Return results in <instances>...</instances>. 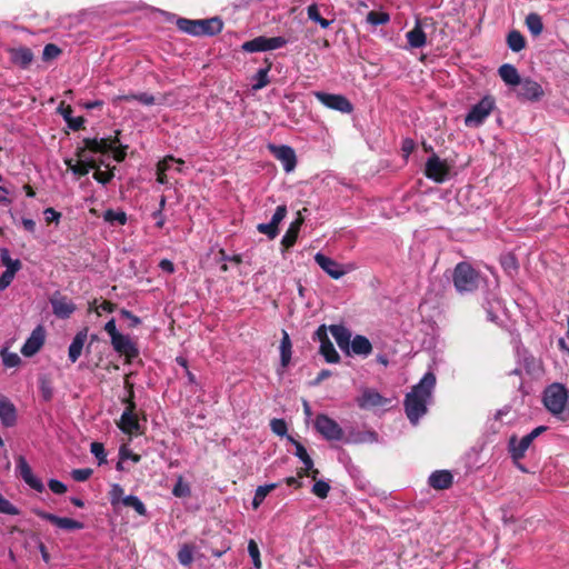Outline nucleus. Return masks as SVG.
Returning <instances> with one entry per match:
<instances>
[{
    "label": "nucleus",
    "mask_w": 569,
    "mask_h": 569,
    "mask_svg": "<svg viewBox=\"0 0 569 569\" xmlns=\"http://www.w3.org/2000/svg\"><path fill=\"white\" fill-rule=\"evenodd\" d=\"M87 337H88V330L83 329L74 336L72 342L70 343L69 350H68V357L72 363H74L81 356Z\"/></svg>",
    "instance_id": "a878e982"
},
{
    "label": "nucleus",
    "mask_w": 569,
    "mask_h": 569,
    "mask_svg": "<svg viewBox=\"0 0 569 569\" xmlns=\"http://www.w3.org/2000/svg\"><path fill=\"white\" fill-rule=\"evenodd\" d=\"M257 229L260 233L266 234L269 239H274L279 232V228H274L270 222L259 223Z\"/></svg>",
    "instance_id": "864d4df0"
},
{
    "label": "nucleus",
    "mask_w": 569,
    "mask_h": 569,
    "mask_svg": "<svg viewBox=\"0 0 569 569\" xmlns=\"http://www.w3.org/2000/svg\"><path fill=\"white\" fill-rule=\"evenodd\" d=\"M315 261L327 274H329L333 279H340L348 271L347 269L343 268L342 264L325 256L321 252H317L315 254Z\"/></svg>",
    "instance_id": "a211bd4d"
},
{
    "label": "nucleus",
    "mask_w": 569,
    "mask_h": 569,
    "mask_svg": "<svg viewBox=\"0 0 569 569\" xmlns=\"http://www.w3.org/2000/svg\"><path fill=\"white\" fill-rule=\"evenodd\" d=\"M44 218L47 222H58L60 219V213L56 211L53 208H47L43 211Z\"/></svg>",
    "instance_id": "0e129e2a"
},
{
    "label": "nucleus",
    "mask_w": 569,
    "mask_h": 569,
    "mask_svg": "<svg viewBox=\"0 0 569 569\" xmlns=\"http://www.w3.org/2000/svg\"><path fill=\"white\" fill-rule=\"evenodd\" d=\"M406 37L411 48H421L426 44V33L419 22L407 32Z\"/></svg>",
    "instance_id": "c756f323"
},
{
    "label": "nucleus",
    "mask_w": 569,
    "mask_h": 569,
    "mask_svg": "<svg viewBox=\"0 0 569 569\" xmlns=\"http://www.w3.org/2000/svg\"><path fill=\"white\" fill-rule=\"evenodd\" d=\"M328 331L333 336L338 347L342 352L349 355V345L351 342L350 330L342 325H331L327 327Z\"/></svg>",
    "instance_id": "412c9836"
},
{
    "label": "nucleus",
    "mask_w": 569,
    "mask_h": 569,
    "mask_svg": "<svg viewBox=\"0 0 569 569\" xmlns=\"http://www.w3.org/2000/svg\"><path fill=\"white\" fill-rule=\"evenodd\" d=\"M495 108V99L491 96L483 97L476 103L465 118L467 127L477 128L490 116Z\"/></svg>",
    "instance_id": "423d86ee"
},
{
    "label": "nucleus",
    "mask_w": 569,
    "mask_h": 569,
    "mask_svg": "<svg viewBox=\"0 0 569 569\" xmlns=\"http://www.w3.org/2000/svg\"><path fill=\"white\" fill-rule=\"evenodd\" d=\"M17 470L20 477L29 487L38 492H42L44 490L42 481L33 475L29 463L23 456H19L17 458Z\"/></svg>",
    "instance_id": "6ab92c4d"
},
{
    "label": "nucleus",
    "mask_w": 569,
    "mask_h": 569,
    "mask_svg": "<svg viewBox=\"0 0 569 569\" xmlns=\"http://www.w3.org/2000/svg\"><path fill=\"white\" fill-rule=\"evenodd\" d=\"M452 475L448 470H437L429 477V486L437 490L448 489L452 485Z\"/></svg>",
    "instance_id": "393cba45"
},
{
    "label": "nucleus",
    "mask_w": 569,
    "mask_h": 569,
    "mask_svg": "<svg viewBox=\"0 0 569 569\" xmlns=\"http://www.w3.org/2000/svg\"><path fill=\"white\" fill-rule=\"evenodd\" d=\"M425 174L435 182L441 183L449 174V167L446 161H442L438 156L432 154L426 162Z\"/></svg>",
    "instance_id": "f8f14e48"
},
{
    "label": "nucleus",
    "mask_w": 569,
    "mask_h": 569,
    "mask_svg": "<svg viewBox=\"0 0 569 569\" xmlns=\"http://www.w3.org/2000/svg\"><path fill=\"white\" fill-rule=\"evenodd\" d=\"M0 258L3 266L7 267L6 270H11L13 272H18L22 264L19 259H11L9 250L6 248H2L0 251Z\"/></svg>",
    "instance_id": "4c0bfd02"
},
{
    "label": "nucleus",
    "mask_w": 569,
    "mask_h": 569,
    "mask_svg": "<svg viewBox=\"0 0 569 569\" xmlns=\"http://www.w3.org/2000/svg\"><path fill=\"white\" fill-rule=\"evenodd\" d=\"M526 26L533 36H539L543 30L541 17L535 12L527 16Z\"/></svg>",
    "instance_id": "f704fd0d"
},
{
    "label": "nucleus",
    "mask_w": 569,
    "mask_h": 569,
    "mask_svg": "<svg viewBox=\"0 0 569 569\" xmlns=\"http://www.w3.org/2000/svg\"><path fill=\"white\" fill-rule=\"evenodd\" d=\"M313 339L320 342V353L327 362L338 363L340 361V356L328 337V329L326 325H321L316 330Z\"/></svg>",
    "instance_id": "9b49d317"
},
{
    "label": "nucleus",
    "mask_w": 569,
    "mask_h": 569,
    "mask_svg": "<svg viewBox=\"0 0 569 569\" xmlns=\"http://www.w3.org/2000/svg\"><path fill=\"white\" fill-rule=\"evenodd\" d=\"M543 405L560 421H569V391L560 383L549 386L543 392Z\"/></svg>",
    "instance_id": "f03ea898"
},
{
    "label": "nucleus",
    "mask_w": 569,
    "mask_h": 569,
    "mask_svg": "<svg viewBox=\"0 0 569 569\" xmlns=\"http://www.w3.org/2000/svg\"><path fill=\"white\" fill-rule=\"evenodd\" d=\"M372 352V345L365 336L357 335L349 345V355L368 357Z\"/></svg>",
    "instance_id": "5701e85b"
},
{
    "label": "nucleus",
    "mask_w": 569,
    "mask_h": 569,
    "mask_svg": "<svg viewBox=\"0 0 569 569\" xmlns=\"http://www.w3.org/2000/svg\"><path fill=\"white\" fill-rule=\"evenodd\" d=\"M452 281L458 292H472L478 288L479 273L470 263L459 262L453 269Z\"/></svg>",
    "instance_id": "20e7f679"
},
{
    "label": "nucleus",
    "mask_w": 569,
    "mask_h": 569,
    "mask_svg": "<svg viewBox=\"0 0 569 569\" xmlns=\"http://www.w3.org/2000/svg\"><path fill=\"white\" fill-rule=\"evenodd\" d=\"M269 150L274 156L276 159H278L282 166L286 172H290L296 168L297 164V157L295 153V150L289 146H276V144H269Z\"/></svg>",
    "instance_id": "2eb2a0df"
},
{
    "label": "nucleus",
    "mask_w": 569,
    "mask_h": 569,
    "mask_svg": "<svg viewBox=\"0 0 569 569\" xmlns=\"http://www.w3.org/2000/svg\"><path fill=\"white\" fill-rule=\"evenodd\" d=\"M164 164H166V162H158V166H157V181L161 184L167 183Z\"/></svg>",
    "instance_id": "338daca9"
},
{
    "label": "nucleus",
    "mask_w": 569,
    "mask_h": 569,
    "mask_svg": "<svg viewBox=\"0 0 569 569\" xmlns=\"http://www.w3.org/2000/svg\"><path fill=\"white\" fill-rule=\"evenodd\" d=\"M302 223L303 219L300 216L290 223L287 232L284 233L281 240V244L286 249L291 248L296 243Z\"/></svg>",
    "instance_id": "cd10ccee"
},
{
    "label": "nucleus",
    "mask_w": 569,
    "mask_h": 569,
    "mask_svg": "<svg viewBox=\"0 0 569 569\" xmlns=\"http://www.w3.org/2000/svg\"><path fill=\"white\" fill-rule=\"evenodd\" d=\"M270 426L271 430L278 436H283L287 432V425L282 419H272Z\"/></svg>",
    "instance_id": "13d9d810"
},
{
    "label": "nucleus",
    "mask_w": 569,
    "mask_h": 569,
    "mask_svg": "<svg viewBox=\"0 0 569 569\" xmlns=\"http://www.w3.org/2000/svg\"><path fill=\"white\" fill-rule=\"evenodd\" d=\"M117 136L114 139H84V149H88L91 152H100V153H107L109 151L113 152V158L116 161L121 162L126 158V149L127 147L120 146L116 147V143L119 142L118 136L119 131L116 132Z\"/></svg>",
    "instance_id": "39448f33"
},
{
    "label": "nucleus",
    "mask_w": 569,
    "mask_h": 569,
    "mask_svg": "<svg viewBox=\"0 0 569 569\" xmlns=\"http://www.w3.org/2000/svg\"><path fill=\"white\" fill-rule=\"evenodd\" d=\"M46 339V331L42 326H38L33 329L30 337L27 339L21 348V353L24 357L34 356L43 346Z\"/></svg>",
    "instance_id": "f3484780"
},
{
    "label": "nucleus",
    "mask_w": 569,
    "mask_h": 569,
    "mask_svg": "<svg viewBox=\"0 0 569 569\" xmlns=\"http://www.w3.org/2000/svg\"><path fill=\"white\" fill-rule=\"evenodd\" d=\"M124 507L132 508L138 515L146 516L147 515V508L144 503L133 495L126 496L123 499Z\"/></svg>",
    "instance_id": "e433bc0d"
},
{
    "label": "nucleus",
    "mask_w": 569,
    "mask_h": 569,
    "mask_svg": "<svg viewBox=\"0 0 569 569\" xmlns=\"http://www.w3.org/2000/svg\"><path fill=\"white\" fill-rule=\"evenodd\" d=\"M498 73H499L500 78L503 80V82L508 86L515 87L518 83H520L521 78L519 76V72L512 64H509V63L502 64L498 69Z\"/></svg>",
    "instance_id": "c85d7f7f"
},
{
    "label": "nucleus",
    "mask_w": 569,
    "mask_h": 569,
    "mask_svg": "<svg viewBox=\"0 0 569 569\" xmlns=\"http://www.w3.org/2000/svg\"><path fill=\"white\" fill-rule=\"evenodd\" d=\"M307 16L311 21L318 23L322 29L329 28L333 22V20H328L321 17L319 7L316 3L307 7Z\"/></svg>",
    "instance_id": "72a5a7b5"
},
{
    "label": "nucleus",
    "mask_w": 569,
    "mask_h": 569,
    "mask_svg": "<svg viewBox=\"0 0 569 569\" xmlns=\"http://www.w3.org/2000/svg\"><path fill=\"white\" fill-rule=\"evenodd\" d=\"M178 560L183 566H189L193 561V547L183 545L178 552Z\"/></svg>",
    "instance_id": "c03bdc74"
},
{
    "label": "nucleus",
    "mask_w": 569,
    "mask_h": 569,
    "mask_svg": "<svg viewBox=\"0 0 569 569\" xmlns=\"http://www.w3.org/2000/svg\"><path fill=\"white\" fill-rule=\"evenodd\" d=\"M61 53V50L58 46L53 43H48L43 48L42 58L43 60H52L56 59Z\"/></svg>",
    "instance_id": "8fccbe9b"
},
{
    "label": "nucleus",
    "mask_w": 569,
    "mask_h": 569,
    "mask_svg": "<svg viewBox=\"0 0 569 569\" xmlns=\"http://www.w3.org/2000/svg\"><path fill=\"white\" fill-rule=\"evenodd\" d=\"M66 164L69 170H71L74 174L78 176H86L89 172V168L86 167L82 161L74 163L73 160L68 159L66 160Z\"/></svg>",
    "instance_id": "603ef678"
},
{
    "label": "nucleus",
    "mask_w": 569,
    "mask_h": 569,
    "mask_svg": "<svg viewBox=\"0 0 569 569\" xmlns=\"http://www.w3.org/2000/svg\"><path fill=\"white\" fill-rule=\"evenodd\" d=\"M270 70V66L263 69H259L254 74V83L252 84L253 90H260L264 88L269 83L268 72Z\"/></svg>",
    "instance_id": "79ce46f5"
},
{
    "label": "nucleus",
    "mask_w": 569,
    "mask_h": 569,
    "mask_svg": "<svg viewBox=\"0 0 569 569\" xmlns=\"http://www.w3.org/2000/svg\"><path fill=\"white\" fill-rule=\"evenodd\" d=\"M0 512L6 515H18V509L0 493Z\"/></svg>",
    "instance_id": "5fc2aeb1"
},
{
    "label": "nucleus",
    "mask_w": 569,
    "mask_h": 569,
    "mask_svg": "<svg viewBox=\"0 0 569 569\" xmlns=\"http://www.w3.org/2000/svg\"><path fill=\"white\" fill-rule=\"evenodd\" d=\"M289 439L295 445V448H296L295 455L303 463L302 472L299 473V476L300 477L311 476L313 479H316L319 471L317 469H313V461L310 458V456L308 455L306 448L299 441H296L295 439H292L290 437H289Z\"/></svg>",
    "instance_id": "aec40b11"
},
{
    "label": "nucleus",
    "mask_w": 569,
    "mask_h": 569,
    "mask_svg": "<svg viewBox=\"0 0 569 569\" xmlns=\"http://www.w3.org/2000/svg\"><path fill=\"white\" fill-rule=\"evenodd\" d=\"M517 86H519L517 96L521 100L539 101L545 94L542 87L529 78L521 79Z\"/></svg>",
    "instance_id": "4468645a"
},
{
    "label": "nucleus",
    "mask_w": 569,
    "mask_h": 569,
    "mask_svg": "<svg viewBox=\"0 0 569 569\" xmlns=\"http://www.w3.org/2000/svg\"><path fill=\"white\" fill-rule=\"evenodd\" d=\"M124 498H126V496H124L123 488L118 483H113L109 491V500H110L111 506L116 508L119 505H122Z\"/></svg>",
    "instance_id": "58836bf2"
},
{
    "label": "nucleus",
    "mask_w": 569,
    "mask_h": 569,
    "mask_svg": "<svg viewBox=\"0 0 569 569\" xmlns=\"http://www.w3.org/2000/svg\"><path fill=\"white\" fill-rule=\"evenodd\" d=\"M91 475L92 470L89 468L73 469L71 472V476L76 481H86Z\"/></svg>",
    "instance_id": "bf43d9fd"
},
{
    "label": "nucleus",
    "mask_w": 569,
    "mask_h": 569,
    "mask_svg": "<svg viewBox=\"0 0 569 569\" xmlns=\"http://www.w3.org/2000/svg\"><path fill=\"white\" fill-rule=\"evenodd\" d=\"M110 340L114 351L124 356L129 361L138 357L139 350L129 336L119 333Z\"/></svg>",
    "instance_id": "dca6fc26"
},
{
    "label": "nucleus",
    "mask_w": 569,
    "mask_h": 569,
    "mask_svg": "<svg viewBox=\"0 0 569 569\" xmlns=\"http://www.w3.org/2000/svg\"><path fill=\"white\" fill-rule=\"evenodd\" d=\"M172 493H173V496H176L178 498L187 497L190 495V488L187 483H184L182 481L181 477L178 479L177 483L174 485V487L172 489Z\"/></svg>",
    "instance_id": "3c124183"
},
{
    "label": "nucleus",
    "mask_w": 569,
    "mask_h": 569,
    "mask_svg": "<svg viewBox=\"0 0 569 569\" xmlns=\"http://www.w3.org/2000/svg\"><path fill=\"white\" fill-rule=\"evenodd\" d=\"M276 487V483L259 486L256 489L254 497L252 499L253 509H258L260 505L263 502L264 498L268 496V493L271 492Z\"/></svg>",
    "instance_id": "c9c22d12"
},
{
    "label": "nucleus",
    "mask_w": 569,
    "mask_h": 569,
    "mask_svg": "<svg viewBox=\"0 0 569 569\" xmlns=\"http://www.w3.org/2000/svg\"><path fill=\"white\" fill-rule=\"evenodd\" d=\"M545 426H539L535 428L531 432L523 436L521 439H518L516 436L510 437L509 439V452L513 460H520L526 456V451L531 446L532 441L539 437L543 431H546Z\"/></svg>",
    "instance_id": "0eeeda50"
},
{
    "label": "nucleus",
    "mask_w": 569,
    "mask_h": 569,
    "mask_svg": "<svg viewBox=\"0 0 569 569\" xmlns=\"http://www.w3.org/2000/svg\"><path fill=\"white\" fill-rule=\"evenodd\" d=\"M116 306L110 301H102L94 308V311L100 316L102 312H112Z\"/></svg>",
    "instance_id": "69168bd1"
},
{
    "label": "nucleus",
    "mask_w": 569,
    "mask_h": 569,
    "mask_svg": "<svg viewBox=\"0 0 569 569\" xmlns=\"http://www.w3.org/2000/svg\"><path fill=\"white\" fill-rule=\"evenodd\" d=\"M330 486L323 480L317 481L312 487V493L319 498H326L329 493Z\"/></svg>",
    "instance_id": "09e8293b"
},
{
    "label": "nucleus",
    "mask_w": 569,
    "mask_h": 569,
    "mask_svg": "<svg viewBox=\"0 0 569 569\" xmlns=\"http://www.w3.org/2000/svg\"><path fill=\"white\" fill-rule=\"evenodd\" d=\"M291 341L287 331H282V339L280 341V362L281 367L286 368L291 360Z\"/></svg>",
    "instance_id": "2f4dec72"
},
{
    "label": "nucleus",
    "mask_w": 569,
    "mask_h": 569,
    "mask_svg": "<svg viewBox=\"0 0 569 569\" xmlns=\"http://www.w3.org/2000/svg\"><path fill=\"white\" fill-rule=\"evenodd\" d=\"M507 44L513 52H519L525 49L526 39L518 30H512L507 36Z\"/></svg>",
    "instance_id": "473e14b6"
},
{
    "label": "nucleus",
    "mask_w": 569,
    "mask_h": 569,
    "mask_svg": "<svg viewBox=\"0 0 569 569\" xmlns=\"http://www.w3.org/2000/svg\"><path fill=\"white\" fill-rule=\"evenodd\" d=\"M16 273H17V272H13V271H11V270H6V271L1 274V277H0V290H1V291H2V290H4V289H7V288L11 284V282H12V280H13V278H14Z\"/></svg>",
    "instance_id": "052dcab7"
},
{
    "label": "nucleus",
    "mask_w": 569,
    "mask_h": 569,
    "mask_svg": "<svg viewBox=\"0 0 569 569\" xmlns=\"http://www.w3.org/2000/svg\"><path fill=\"white\" fill-rule=\"evenodd\" d=\"M91 453L99 460V463H102L106 461V450L102 443L100 442H92L91 443Z\"/></svg>",
    "instance_id": "4d7b16f0"
},
{
    "label": "nucleus",
    "mask_w": 569,
    "mask_h": 569,
    "mask_svg": "<svg viewBox=\"0 0 569 569\" xmlns=\"http://www.w3.org/2000/svg\"><path fill=\"white\" fill-rule=\"evenodd\" d=\"M124 402L127 407L120 417L118 426L124 433L132 435L138 432L140 428L138 417L134 412L136 403L131 398L126 399Z\"/></svg>",
    "instance_id": "ddd939ff"
},
{
    "label": "nucleus",
    "mask_w": 569,
    "mask_h": 569,
    "mask_svg": "<svg viewBox=\"0 0 569 569\" xmlns=\"http://www.w3.org/2000/svg\"><path fill=\"white\" fill-rule=\"evenodd\" d=\"M93 178L98 182H100L102 184H107L113 178V172L112 171L96 170L94 173H93Z\"/></svg>",
    "instance_id": "680f3d73"
},
{
    "label": "nucleus",
    "mask_w": 569,
    "mask_h": 569,
    "mask_svg": "<svg viewBox=\"0 0 569 569\" xmlns=\"http://www.w3.org/2000/svg\"><path fill=\"white\" fill-rule=\"evenodd\" d=\"M0 419L6 427L14 425L17 415L14 406L3 396L0 395Z\"/></svg>",
    "instance_id": "bb28decb"
},
{
    "label": "nucleus",
    "mask_w": 569,
    "mask_h": 569,
    "mask_svg": "<svg viewBox=\"0 0 569 569\" xmlns=\"http://www.w3.org/2000/svg\"><path fill=\"white\" fill-rule=\"evenodd\" d=\"M357 402L360 408L370 409V408L383 406L386 400L376 390L366 389L362 391L361 396L357 399Z\"/></svg>",
    "instance_id": "4be33fe9"
},
{
    "label": "nucleus",
    "mask_w": 569,
    "mask_h": 569,
    "mask_svg": "<svg viewBox=\"0 0 569 569\" xmlns=\"http://www.w3.org/2000/svg\"><path fill=\"white\" fill-rule=\"evenodd\" d=\"M248 552L253 561V566L256 568H260L261 567L260 551H259L258 545L252 539L248 543Z\"/></svg>",
    "instance_id": "de8ad7c7"
},
{
    "label": "nucleus",
    "mask_w": 569,
    "mask_h": 569,
    "mask_svg": "<svg viewBox=\"0 0 569 569\" xmlns=\"http://www.w3.org/2000/svg\"><path fill=\"white\" fill-rule=\"evenodd\" d=\"M53 313L58 318H69L70 315L76 310L74 305L66 297H56L50 300Z\"/></svg>",
    "instance_id": "b1692460"
},
{
    "label": "nucleus",
    "mask_w": 569,
    "mask_h": 569,
    "mask_svg": "<svg viewBox=\"0 0 569 569\" xmlns=\"http://www.w3.org/2000/svg\"><path fill=\"white\" fill-rule=\"evenodd\" d=\"M106 332L110 336V339L119 335L120 332L117 330L116 327V320L111 318L106 325H104Z\"/></svg>",
    "instance_id": "774afa93"
},
{
    "label": "nucleus",
    "mask_w": 569,
    "mask_h": 569,
    "mask_svg": "<svg viewBox=\"0 0 569 569\" xmlns=\"http://www.w3.org/2000/svg\"><path fill=\"white\" fill-rule=\"evenodd\" d=\"M367 21L373 26H380L389 21V16L385 12L370 11L367 16Z\"/></svg>",
    "instance_id": "49530a36"
},
{
    "label": "nucleus",
    "mask_w": 569,
    "mask_h": 569,
    "mask_svg": "<svg viewBox=\"0 0 569 569\" xmlns=\"http://www.w3.org/2000/svg\"><path fill=\"white\" fill-rule=\"evenodd\" d=\"M315 428L327 440L339 441L343 437V430L341 427L327 415L317 416Z\"/></svg>",
    "instance_id": "9d476101"
},
{
    "label": "nucleus",
    "mask_w": 569,
    "mask_h": 569,
    "mask_svg": "<svg viewBox=\"0 0 569 569\" xmlns=\"http://www.w3.org/2000/svg\"><path fill=\"white\" fill-rule=\"evenodd\" d=\"M119 99L124 100V101L137 100L144 106H152L156 103L154 97L147 92H142V93H138V94L122 96V97H119Z\"/></svg>",
    "instance_id": "a19ab883"
},
{
    "label": "nucleus",
    "mask_w": 569,
    "mask_h": 569,
    "mask_svg": "<svg viewBox=\"0 0 569 569\" xmlns=\"http://www.w3.org/2000/svg\"><path fill=\"white\" fill-rule=\"evenodd\" d=\"M436 386V376L427 372L418 385L413 386L405 399V410L412 425H417L419 419L426 415L427 406L432 398V391Z\"/></svg>",
    "instance_id": "f257e3e1"
},
{
    "label": "nucleus",
    "mask_w": 569,
    "mask_h": 569,
    "mask_svg": "<svg viewBox=\"0 0 569 569\" xmlns=\"http://www.w3.org/2000/svg\"><path fill=\"white\" fill-rule=\"evenodd\" d=\"M54 525L64 530H79L83 528V523L71 518H62L57 516Z\"/></svg>",
    "instance_id": "ea45409f"
},
{
    "label": "nucleus",
    "mask_w": 569,
    "mask_h": 569,
    "mask_svg": "<svg viewBox=\"0 0 569 569\" xmlns=\"http://www.w3.org/2000/svg\"><path fill=\"white\" fill-rule=\"evenodd\" d=\"M287 39L283 37L267 38L264 36L256 37L252 40L242 43L241 49L244 52H264L276 50L287 44Z\"/></svg>",
    "instance_id": "6e6552de"
},
{
    "label": "nucleus",
    "mask_w": 569,
    "mask_h": 569,
    "mask_svg": "<svg viewBox=\"0 0 569 569\" xmlns=\"http://www.w3.org/2000/svg\"><path fill=\"white\" fill-rule=\"evenodd\" d=\"M177 27L180 31L194 36H214L221 32L223 23L221 19L214 17L202 20H190L187 18H179Z\"/></svg>",
    "instance_id": "7ed1b4c3"
},
{
    "label": "nucleus",
    "mask_w": 569,
    "mask_h": 569,
    "mask_svg": "<svg viewBox=\"0 0 569 569\" xmlns=\"http://www.w3.org/2000/svg\"><path fill=\"white\" fill-rule=\"evenodd\" d=\"M50 490L57 495H62L67 491V486L59 480L51 479L48 482Z\"/></svg>",
    "instance_id": "e2e57ef3"
},
{
    "label": "nucleus",
    "mask_w": 569,
    "mask_h": 569,
    "mask_svg": "<svg viewBox=\"0 0 569 569\" xmlns=\"http://www.w3.org/2000/svg\"><path fill=\"white\" fill-rule=\"evenodd\" d=\"M313 96L325 107L341 113H351L353 110L352 103L342 94L315 91Z\"/></svg>",
    "instance_id": "1a4fd4ad"
},
{
    "label": "nucleus",
    "mask_w": 569,
    "mask_h": 569,
    "mask_svg": "<svg viewBox=\"0 0 569 569\" xmlns=\"http://www.w3.org/2000/svg\"><path fill=\"white\" fill-rule=\"evenodd\" d=\"M106 221L110 223L126 224L127 214L123 211L107 210L103 214Z\"/></svg>",
    "instance_id": "a18cd8bd"
},
{
    "label": "nucleus",
    "mask_w": 569,
    "mask_h": 569,
    "mask_svg": "<svg viewBox=\"0 0 569 569\" xmlns=\"http://www.w3.org/2000/svg\"><path fill=\"white\" fill-rule=\"evenodd\" d=\"M286 214H287V207L284 204L278 206L272 218H271L270 223L274 228H278L279 223L284 219Z\"/></svg>",
    "instance_id": "6e6d98bb"
},
{
    "label": "nucleus",
    "mask_w": 569,
    "mask_h": 569,
    "mask_svg": "<svg viewBox=\"0 0 569 569\" xmlns=\"http://www.w3.org/2000/svg\"><path fill=\"white\" fill-rule=\"evenodd\" d=\"M0 356L2 358V362H3L4 367H7V368L17 367L21 361L20 357L17 353L10 352L6 348L1 349Z\"/></svg>",
    "instance_id": "37998d69"
},
{
    "label": "nucleus",
    "mask_w": 569,
    "mask_h": 569,
    "mask_svg": "<svg viewBox=\"0 0 569 569\" xmlns=\"http://www.w3.org/2000/svg\"><path fill=\"white\" fill-rule=\"evenodd\" d=\"M11 58L16 64L27 68L33 60V53L29 48H19L12 50Z\"/></svg>",
    "instance_id": "7c9ffc66"
}]
</instances>
